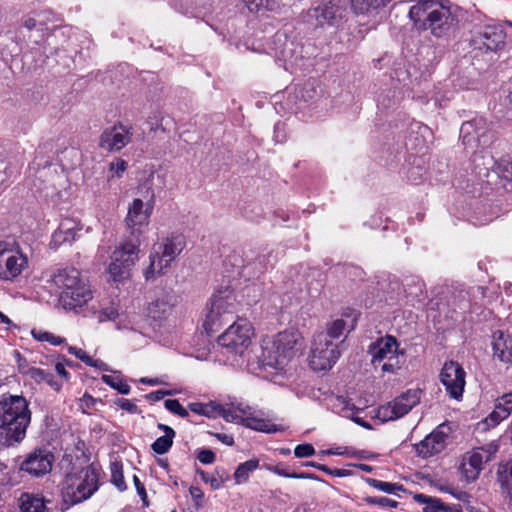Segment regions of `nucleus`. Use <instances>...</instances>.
Segmentation results:
<instances>
[{
  "label": "nucleus",
  "instance_id": "f257e3e1",
  "mask_svg": "<svg viewBox=\"0 0 512 512\" xmlns=\"http://www.w3.org/2000/svg\"><path fill=\"white\" fill-rule=\"evenodd\" d=\"M31 416L30 402L23 395H1L0 438L4 445L13 446L26 437Z\"/></svg>",
  "mask_w": 512,
  "mask_h": 512
},
{
  "label": "nucleus",
  "instance_id": "f03ea898",
  "mask_svg": "<svg viewBox=\"0 0 512 512\" xmlns=\"http://www.w3.org/2000/svg\"><path fill=\"white\" fill-rule=\"evenodd\" d=\"M301 346L302 336L296 329H288L264 338L261 352L257 356L260 368L283 370Z\"/></svg>",
  "mask_w": 512,
  "mask_h": 512
},
{
  "label": "nucleus",
  "instance_id": "7ed1b4c3",
  "mask_svg": "<svg viewBox=\"0 0 512 512\" xmlns=\"http://www.w3.org/2000/svg\"><path fill=\"white\" fill-rule=\"evenodd\" d=\"M48 282L61 290L60 303L66 310L79 312L92 300L89 285L81 279L79 270L74 267L54 269Z\"/></svg>",
  "mask_w": 512,
  "mask_h": 512
},
{
  "label": "nucleus",
  "instance_id": "20e7f679",
  "mask_svg": "<svg viewBox=\"0 0 512 512\" xmlns=\"http://www.w3.org/2000/svg\"><path fill=\"white\" fill-rule=\"evenodd\" d=\"M185 246L184 236L177 233H171L156 242L149 256L150 264L144 272L146 280L164 274Z\"/></svg>",
  "mask_w": 512,
  "mask_h": 512
},
{
  "label": "nucleus",
  "instance_id": "39448f33",
  "mask_svg": "<svg viewBox=\"0 0 512 512\" xmlns=\"http://www.w3.org/2000/svg\"><path fill=\"white\" fill-rule=\"evenodd\" d=\"M236 299L233 290L226 287L218 290L211 298L204 328L208 334L217 332L224 324L234 321Z\"/></svg>",
  "mask_w": 512,
  "mask_h": 512
},
{
  "label": "nucleus",
  "instance_id": "423d86ee",
  "mask_svg": "<svg viewBox=\"0 0 512 512\" xmlns=\"http://www.w3.org/2000/svg\"><path fill=\"white\" fill-rule=\"evenodd\" d=\"M99 474L92 465L86 467L77 475L66 476L62 488V496L66 503L71 505L90 498L98 489Z\"/></svg>",
  "mask_w": 512,
  "mask_h": 512
},
{
  "label": "nucleus",
  "instance_id": "0eeeda50",
  "mask_svg": "<svg viewBox=\"0 0 512 512\" xmlns=\"http://www.w3.org/2000/svg\"><path fill=\"white\" fill-rule=\"evenodd\" d=\"M141 240L128 238L122 245L114 250L108 273L114 281H121L130 275L131 268L139 257Z\"/></svg>",
  "mask_w": 512,
  "mask_h": 512
},
{
  "label": "nucleus",
  "instance_id": "6e6552de",
  "mask_svg": "<svg viewBox=\"0 0 512 512\" xmlns=\"http://www.w3.org/2000/svg\"><path fill=\"white\" fill-rule=\"evenodd\" d=\"M348 14L347 0H328L307 11V21L315 26L338 27Z\"/></svg>",
  "mask_w": 512,
  "mask_h": 512
},
{
  "label": "nucleus",
  "instance_id": "1a4fd4ad",
  "mask_svg": "<svg viewBox=\"0 0 512 512\" xmlns=\"http://www.w3.org/2000/svg\"><path fill=\"white\" fill-rule=\"evenodd\" d=\"M28 266L27 256L15 240L0 241V279L12 281Z\"/></svg>",
  "mask_w": 512,
  "mask_h": 512
},
{
  "label": "nucleus",
  "instance_id": "9d476101",
  "mask_svg": "<svg viewBox=\"0 0 512 512\" xmlns=\"http://www.w3.org/2000/svg\"><path fill=\"white\" fill-rule=\"evenodd\" d=\"M340 356L337 345L324 332L317 333L312 342L310 366L315 371L331 369Z\"/></svg>",
  "mask_w": 512,
  "mask_h": 512
},
{
  "label": "nucleus",
  "instance_id": "9b49d317",
  "mask_svg": "<svg viewBox=\"0 0 512 512\" xmlns=\"http://www.w3.org/2000/svg\"><path fill=\"white\" fill-rule=\"evenodd\" d=\"M252 330L249 321L238 319L219 336L218 343L229 352L242 355L251 343Z\"/></svg>",
  "mask_w": 512,
  "mask_h": 512
},
{
  "label": "nucleus",
  "instance_id": "f8f14e48",
  "mask_svg": "<svg viewBox=\"0 0 512 512\" xmlns=\"http://www.w3.org/2000/svg\"><path fill=\"white\" fill-rule=\"evenodd\" d=\"M460 136L467 148H487L494 139V133L483 117H476L461 125Z\"/></svg>",
  "mask_w": 512,
  "mask_h": 512
},
{
  "label": "nucleus",
  "instance_id": "ddd939ff",
  "mask_svg": "<svg viewBox=\"0 0 512 512\" xmlns=\"http://www.w3.org/2000/svg\"><path fill=\"white\" fill-rule=\"evenodd\" d=\"M154 207V192H150L149 199L146 203L136 198L128 207V213L125 218L127 228L130 230L131 239L141 240L142 227L149 223L150 216Z\"/></svg>",
  "mask_w": 512,
  "mask_h": 512
},
{
  "label": "nucleus",
  "instance_id": "4468645a",
  "mask_svg": "<svg viewBox=\"0 0 512 512\" xmlns=\"http://www.w3.org/2000/svg\"><path fill=\"white\" fill-rule=\"evenodd\" d=\"M421 391L410 389L396 397L392 402L378 409V418L382 421H393L405 416L413 407L419 404Z\"/></svg>",
  "mask_w": 512,
  "mask_h": 512
},
{
  "label": "nucleus",
  "instance_id": "2eb2a0df",
  "mask_svg": "<svg viewBox=\"0 0 512 512\" xmlns=\"http://www.w3.org/2000/svg\"><path fill=\"white\" fill-rule=\"evenodd\" d=\"M465 378L466 372L455 361L445 362L439 374L440 382L445 387L447 394L455 400L462 398L466 384Z\"/></svg>",
  "mask_w": 512,
  "mask_h": 512
},
{
  "label": "nucleus",
  "instance_id": "dca6fc26",
  "mask_svg": "<svg viewBox=\"0 0 512 512\" xmlns=\"http://www.w3.org/2000/svg\"><path fill=\"white\" fill-rule=\"evenodd\" d=\"M497 448V445L489 444L486 447L475 448L464 456L461 467L468 481L478 477L484 464L496 453Z\"/></svg>",
  "mask_w": 512,
  "mask_h": 512
},
{
  "label": "nucleus",
  "instance_id": "f3484780",
  "mask_svg": "<svg viewBox=\"0 0 512 512\" xmlns=\"http://www.w3.org/2000/svg\"><path fill=\"white\" fill-rule=\"evenodd\" d=\"M132 135L131 126L117 122L102 132L99 145L108 152H117L130 143Z\"/></svg>",
  "mask_w": 512,
  "mask_h": 512
},
{
  "label": "nucleus",
  "instance_id": "a211bd4d",
  "mask_svg": "<svg viewBox=\"0 0 512 512\" xmlns=\"http://www.w3.org/2000/svg\"><path fill=\"white\" fill-rule=\"evenodd\" d=\"M53 461L54 456L50 451L39 448L27 456L20 469L33 476H40L51 471Z\"/></svg>",
  "mask_w": 512,
  "mask_h": 512
},
{
  "label": "nucleus",
  "instance_id": "6ab92c4d",
  "mask_svg": "<svg viewBox=\"0 0 512 512\" xmlns=\"http://www.w3.org/2000/svg\"><path fill=\"white\" fill-rule=\"evenodd\" d=\"M398 343L395 337L387 335L371 343L368 353L371 356L372 364L382 361H393L397 359Z\"/></svg>",
  "mask_w": 512,
  "mask_h": 512
},
{
  "label": "nucleus",
  "instance_id": "aec40b11",
  "mask_svg": "<svg viewBox=\"0 0 512 512\" xmlns=\"http://www.w3.org/2000/svg\"><path fill=\"white\" fill-rule=\"evenodd\" d=\"M176 304L177 296H175L172 292L161 291L148 304V316L154 320H164L172 314Z\"/></svg>",
  "mask_w": 512,
  "mask_h": 512
},
{
  "label": "nucleus",
  "instance_id": "412c9836",
  "mask_svg": "<svg viewBox=\"0 0 512 512\" xmlns=\"http://www.w3.org/2000/svg\"><path fill=\"white\" fill-rule=\"evenodd\" d=\"M454 17L450 8L442 4L421 30H429L436 37L445 35L451 28Z\"/></svg>",
  "mask_w": 512,
  "mask_h": 512
},
{
  "label": "nucleus",
  "instance_id": "4be33fe9",
  "mask_svg": "<svg viewBox=\"0 0 512 512\" xmlns=\"http://www.w3.org/2000/svg\"><path fill=\"white\" fill-rule=\"evenodd\" d=\"M442 4L440 0H416L409 10V17L415 27L421 30Z\"/></svg>",
  "mask_w": 512,
  "mask_h": 512
},
{
  "label": "nucleus",
  "instance_id": "5701e85b",
  "mask_svg": "<svg viewBox=\"0 0 512 512\" xmlns=\"http://www.w3.org/2000/svg\"><path fill=\"white\" fill-rule=\"evenodd\" d=\"M446 438L443 431L436 429L415 445L416 452L424 458L438 454L446 447Z\"/></svg>",
  "mask_w": 512,
  "mask_h": 512
},
{
  "label": "nucleus",
  "instance_id": "b1692460",
  "mask_svg": "<svg viewBox=\"0 0 512 512\" xmlns=\"http://www.w3.org/2000/svg\"><path fill=\"white\" fill-rule=\"evenodd\" d=\"M492 347L494 357L501 362L512 363V338L509 334L498 330L493 334Z\"/></svg>",
  "mask_w": 512,
  "mask_h": 512
},
{
  "label": "nucleus",
  "instance_id": "393cba45",
  "mask_svg": "<svg viewBox=\"0 0 512 512\" xmlns=\"http://www.w3.org/2000/svg\"><path fill=\"white\" fill-rule=\"evenodd\" d=\"M512 412V391L497 399L494 410L487 416L485 422L488 426H496L508 418Z\"/></svg>",
  "mask_w": 512,
  "mask_h": 512
},
{
  "label": "nucleus",
  "instance_id": "a878e982",
  "mask_svg": "<svg viewBox=\"0 0 512 512\" xmlns=\"http://www.w3.org/2000/svg\"><path fill=\"white\" fill-rule=\"evenodd\" d=\"M477 43L480 49L497 51L504 45L505 35L502 30L495 27H485L479 34Z\"/></svg>",
  "mask_w": 512,
  "mask_h": 512
},
{
  "label": "nucleus",
  "instance_id": "bb28decb",
  "mask_svg": "<svg viewBox=\"0 0 512 512\" xmlns=\"http://www.w3.org/2000/svg\"><path fill=\"white\" fill-rule=\"evenodd\" d=\"M497 482L505 500L512 505V459L500 464L497 469Z\"/></svg>",
  "mask_w": 512,
  "mask_h": 512
},
{
  "label": "nucleus",
  "instance_id": "cd10ccee",
  "mask_svg": "<svg viewBox=\"0 0 512 512\" xmlns=\"http://www.w3.org/2000/svg\"><path fill=\"white\" fill-rule=\"evenodd\" d=\"M413 499L418 504L424 506L423 512H454L451 507L445 505L440 499L426 494H415Z\"/></svg>",
  "mask_w": 512,
  "mask_h": 512
},
{
  "label": "nucleus",
  "instance_id": "c85d7f7f",
  "mask_svg": "<svg viewBox=\"0 0 512 512\" xmlns=\"http://www.w3.org/2000/svg\"><path fill=\"white\" fill-rule=\"evenodd\" d=\"M69 220L63 221L59 228L53 233L51 239V245L58 247L63 243H71L75 239L76 230L75 227L70 226Z\"/></svg>",
  "mask_w": 512,
  "mask_h": 512
},
{
  "label": "nucleus",
  "instance_id": "c756f323",
  "mask_svg": "<svg viewBox=\"0 0 512 512\" xmlns=\"http://www.w3.org/2000/svg\"><path fill=\"white\" fill-rule=\"evenodd\" d=\"M268 255H259L253 262L244 265L242 273L249 278H258L268 268Z\"/></svg>",
  "mask_w": 512,
  "mask_h": 512
},
{
  "label": "nucleus",
  "instance_id": "7c9ffc66",
  "mask_svg": "<svg viewBox=\"0 0 512 512\" xmlns=\"http://www.w3.org/2000/svg\"><path fill=\"white\" fill-rule=\"evenodd\" d=\"M242 425L247 428L266 433H274L279 430L275 424L264 419L252 416V414L244 416V418L242 419Z\"/></svg>",
  "mask_w": 512,
  "mask_h": 512
},
{
  "label": "nucleus",
  "instance_id": "2f4dec72",
  "mask_svg": "<svg viewBox=\"0 0 512 512\" xmlns=\"http://www.w3.org/2000/svg\"><path fill=\"white\" fill-rule=\"evenodd\" d=\"M21 512H43L45 503L42 497L33 494H23L20 498Z\"/></svg>",
  "mask_w": 512,
  "mask_h": 512
},
{
  "label": "nucleus",
  "instance_id": "473e14b6",
  "mask_svg": "<svg viewBox=\"0 0 512 512\" xmlns=\"http://www.w3.org/2000/svg\"><path fill=\"white\" fill-rule=\"evenodd\" d=\"M259 466V460L258 459H250L242 464H240L235 473H234V479L237 484L244 483L248 480L249 475L251 472H253L255 469H257Z\"/></svg>",
  "mask_w": 512,
  "mask_h": 512
},
{
  "label": "nucleus",
  "instance_id": "72a5a7b5",
  "mask_svg": "<svg viewBox=\"0 0 512 512\" xmlns=\"http://www.w3.org/2000/svg\"><path fill=\"white\" fill-rule=\"evenodd\" d=\"M189 409L196 414L203 415L208 418H216V417H218L219 404H217L215 402H209V403L195 402V403L189 404Z\"/></svg>",
  "mask_w": 512,
  "mask_h": 512
},
{
  "label": "nucleus",
  "instance_id": "f704fd0d",
  "mask_svg": "<svg viewBox=\"0 0 512 512\" xmlns=\"http://www.w3.org/2000/svg\"><path fill=\"white\" fill-rule=\"evenodd\" d=\"M248 10L252 13L272 11L277 8V0H242Z\"/></svg>",
  "mask_w": 512,
  "mask_h": 512
},
{
  "label": "nucleus",
  "instance_id": "c9c22d12",
  "mask_svg": "<svg viewBox=\"0 0 512 512\" xmlns=\"http://www.w3.org/2000/svg\"><path fill=\"white\" fill-rule=\"evenodd\" d=\"M366 482L369 486L387 494H396L403 491V486L398 483L385 482L374 478H367Z\"/></svg>",
  "mask_w": 512,
  "mask_h": 512
},
{
  "label": "nucleus",
  "instance_id": "e433bc0d",
  "mask_svg": "<svg viewBox=\"0 0 512 512\" xmlns=\"http://www.w3.org/2000/svg\"><path fill=\"white\" fill-rule=\"evenodd\" d=\"M101 380L112 387L113 389L117 390L119 393L123 395H128L130 393V386L122 381L119 377L111 376V375H103L101 377Z\"/></svg>",
  "mask_w": 512,
  "mask_h": 512
},
{
  "label": "nucleus",
  "instance_id": "4c0bfd02",
  "mask_svg": "<svg viewBox=\"0 0 512 512\" xmlns=\"http://www.w3.org/2000/svg\"><path fill=\"white\" fill-rule=\"evenodd\" d=\"M175 438V436H170V435H163L161 437H158L151 445V448L152 450L157 453V454H165L167 453L172 444H173V439Z\"/></svg>",
  "mask_w": 512,
  "mask_h": 512
},
{
  "label": "nucleus",
  "instance_id": "58836bf2",
  "mask_svg": "<svg viewBox=\"0 0 512 512\" xmlns=\"http://www.w3.org/2000/svg\"><path fill=\"white\" fill-rule=\"evenodd\" d=\"M333 406L339 414L347 418L351 417L357 410L349 400L343 397H337Z\"/></svg>",
  "mask_w": 512,
  "mask_h": 512
},
{
  "label": "nucleus",
  "instance_id": "ea45409f",
  "mask_svg": "<svg viewBox=\"0 0 512 512\" xmlns=\"http://www.w3.org/2000/svg\"><path fill=\"white\" fill-rule=\"evenodd\" d=\"M218 410V416L222 417L226 421L242 424V419L244 418V416L238 413V411L235 409V406L226 408L219 405Z\"/></svg>",
  "mask_w": 512,
  "mask_h": 512
},
{
  "label": "nucleus",
  "instance_id": "a19ab883",
  "mask_svg": "<svg viewBox=\"0 0 512 512\" xmlns=\"http://www.w3.org/2000/svg\"><path fill=\"white\" fill-rule=\"evenodd\" d=\"M496 173L499 177L512 181V160L508 158H502L496 163Z\"/></svg>",
  "mask_w": 512,
  "mask_h": 512
},
{
  "label": "nucleus",
  "instance_id": "79ce46f5",
  "mask_svg": "<svg viewBox=\"0 0 512 512\" xmlns=\"http://www.w3.org/2000/svg\"><path fill=\"white\" fill-rule=\"evenodd\" d=\"M345 326H346V323L344 320L337 319V320L331 322L328 325L327 330L323 331V332L328 335V339H330V340L337 339L343 334V331L345 330Z\"/></svg>",
  "mask_w": 512,
  "mask_h": 512
},
{
  "label": "nucleus",
  "instance_id": "37998d69",
  "mask_svg": "<svg viewBox=\"0 0 512 512\" xmlns=\"http://www.w3.org/2000/svg\"><path fill=\"white\" fill-rule=\"evenodd\" d=\"M111 477L113 484L120 490L123 491L126 489V484L124 481V476L122 472V466L119 463L111 464Z\"/></svg>",
  "mask_w": 512,
  "mask_h": 512
},
{
  "label": "nucleus",
  "instance_id": "c03bdc74",
  "mask_svg": "<svg viewBox=\"0 0 512 512\" xmlns=\"http://www.w3.org/2000/svg\"><path fill=\"white\" fill-rule=\"evenodd\" d=\"M165 408L170 412L182 417H188V411L180 404L177 399H168L164 402Z\"/></svg>",
  "mask_w": 512,
  "mask_h": 512
},
{
  "label": "nucleus",
  "instance_id": "a18cd8bd",
  "mask_svg": "<svg viewBox=\"0 0 512 512\" xmlns=\"http://www.w3.org/2000/svg\"><path fill=\"white\" fill-rule=\"evenodd\" d=\"M198 474L201 477L202 481L210 484V486L213 490L220 489L224 483L223 478L216 477V476H210L209 474L205 473L202 470L198 471Z\"/></svg>",
  "mask_w": 512,
  "mask_h": 512
},
{
  "label": "nucleus",
  "instance_id": "49530a36",
  "mask_svg": "<svg viewBox=\"0 0 512 512\" xmlns=\"http://www.w3.org/2000/svg\"><path fill=\"white\" fill-rule=\"evenodd\" d=\"M32 335L38 341H47L53 345H59L64 341V339L54 336L53 334L48 332H36L33 330Z\"/></svg>",
  "mask_w": 512,
  "mask_h": 512
},
{
  "label": "nucleus",
  "instance_id": "de8ad7c7",
  "mask_svg": "<svg viewBox=\"0 0 512 512\" xmlns=\"http://www.w3.org/2000/svg\"><path fill=\"white\" fill-rule=\"evenodd\" d=\"M127 166V162L123 159H116L115 161L111 162L109 164L111 177H120L126 171Z\"/></svg>",
  "mask_w": 512,
  "mask_h": 512
},
{
  "label": "nucleus",
  "instance_id": "09e8293b",
  "mask_svg": "<svg viewBox=\"0 0 512 512\" xmlns=\"http://www.w3.org/2000/svg\"><path fill=\"white\" fill-rule=\"evenodd\" d=\"M115 405H117L119 408L127 411L130 414H137L139 413L138 406L131 400L125 399V398H118L114 401Z\"/></svg>",
  "mask_w": 512,
  "mask_h": 512
},
{
  "label": "nucleus",
  "instance_id": "8fccbe9b",
  "mask_svg": "<svg viewBox=\"0 0 512 512\" xmlns=\"http://www.w3.org/2000/svg\"><path fill=\"white\" fill-rule=\"evenodd\" d=\"M368 502L378 505L380 507H389V508H396L398 505L397 501L392 500L388 497H384V496L370 497L368 499Z\"/></svg>",
  "mask_w": 512,
  "mask_h": 512
},
{
  "label": "nucleus",
  "instance_id": "3c124183",
  "mask_svg": "<svg viewBox=\"0 0 512 512\" xmlns=\"http://www.w3.org/2000/svg\"><path fill=\"white\" fill-rule=\"evenodd\" d=\"M30 379L34 380L37 383L44 382V380H48V371H45L40 368L32 367L27 371V375Z\"/></svg>",
  "mask_w": 512,
  "mask_h": 512
},
{
  "label": "nucleus",
  "instance_id": "603ef678",
  "mask_svg": "<svg viewBox=\"0 0 512 512\" xmlns=\"http://www.w3.org/2000/svg\"><path fill=\"white\" fill-rule=\"evenodd\" d=\"M22 24L27 30L31 31L33 29L43 30L44 22L38 20L34 16H25L22 20Z\"/></svg>",
  "mask_w": 512,
  "mask_h": 512
},
{
  "label": "nucleus",
  "instance_id": "864d4df0",
  "mask_svg": "<svg viewBox=\"0 0 512 512\" xmlns=\"http://www.w3.org/2000/svg\"><path fill=\"white\" fill-rule=\"evenodd\" d=\"M119 313L114 307L104 308L99 312L98 321H114L118 318Z\"/></svg>",
  "mask_w": 512,
  "mask_h": 512
},
{
  "label": "nucleus",
  "instance_id": "5fc2aeb1",
  "mask_svg": "<svg viewBox=\"0 0 512 512\" xmlns=\"http://www.w3.org/2000/svg\"><path fill=\"white\" fill-rule=\"evenodd\" d=\"M294 454L298 458L310 457L315 454V449L311 444H300L295 447Z\"/></svg>",
  "mask_w": 512,
  "mask_h": 512
},
{
  "label": "nucleus",
  "instance_id": "6e6d98bb",
  "mask_svg": "<svg viewBox=\"0 0 512 512\" xmlns=\"http://www.w3.org/2000/svg\"><path fill=\"white\" fill-rule=\"evenodd\" d=\"M14 356L17 362V368L19 373L26 376L27 371L30 370L32 366H29L27 360L21 356L20 352L14 351Z\"/></svg>",
  "mask_w": 512,
  "mask_h": 512
},
{
  "label": "nucleus",
  "instance_id": "4d7b16f0",
  "mask_svg": "<svg viewBox=\"0 0 512 512\" xmlns=\"http://www.w3.org/2000/svg\"><path fill=\"white\" fill-rule=\"evenodd\" d=\"M197 459L203 464H211L215 461V454L209 449H202L199 451Z\"/></svg>",
  "mask_w": 512,
  "mask_h": 512
},
{
  "label": "nucleus",
  "instance_id": "13d9d810",
  "mask_svg": "<svg viewBox=\"0 0 512 512\" xmlns=\"http://www.w3.org/2000/svg\"><path fill=\"white\" fill-rule=\"evenodd\" d=\"M392 0H362L366 9H379L387 6Z\"/></svg>",
  "mask_w": 512,
  "mask_h": 512
},
{
  "label": "nucleus",
  "instance_id": "bf43d9fd",
  "mask_svg": "<svg viewBox=\"0 0 512 512\" xmlns=\"http://www.w3.org/2000/svg\"><path fill=\"white\" fill-rule=\"evenodd\" d=\"M321 470L335 477H346L350 475V471L345 469H330L327 466L321 467Z\"/></svg>",
  "mask_w": 512,
  "mask_h": 512
},
{
  "label": "nucleus",
  "instance_id": "052dcab7",
  "mask_svg": "<svg viewBox=\"0 0 512 512\" xmlns=\"http://www.w3.org/2000/svg\"><path fill=\"white\" fill-rule=\"evenodd\" d=\"M189 492H190L191 497L195 501L196 505H199L204 496L202 490L198 487L192 486V487H190Z\"/></svg>",
  "mask_w": 512,
  "mask_h": 512
},
{
  "label": "nucleus",
  "instance_id": "680f3d73",
  "mask_svg": "<svg viewBox=\"0 0 512 512\" xmlns=\"http://www.w3.org/2000/svg\"><path fill=\"white\" fill-rule=\"evenodd\" d=\"M399 368L398 358L393 361H387L382 365V371L388 373H394Z\"/></svg>",
  "mask_w": 512,
  "mask_h": 512
},
{
  "label": "nucleus",
  "instance_id": "e2e57ef3",
  "mask_svg": "<svg viewBox=\"0 0 512 512\" xmlns=\"http://www.w3.org/2000/svg\"><path fill=\"white\" fill-rule=\"evenodd\" d=\"M215 437L225 445L232 446L234 444V438L232 435L225 433H216Z\"/></svg>",
  "mask_w": 512,
  "mask_h": 512
},
{
  "label": "nucleus",
  "instance_id": "0e129e2a",
  "mask_svg": "<svg viewBox=\"0 0 512 512\" xmlns=\"http://www.w3.org/2000/svg\"><path fill=\"white\" fill-rule=\"evenodd\" d=\"M171 392L170 391H163V390H158V391H154V392H151L147 398L152 400V401H159L161 400L165 395H170Z\"/></svg>",
  "mask_w": 512,
  "mask_h": 512
},
{
  "label": "nucleus",
  "instance_id": "69168bd1",
  "mask_svg": "<svg viewBox=\"0 0 512 512\" xmlns=\"http://www.w3.org/2000/svg\"><path fill=\"white\" fill-rule=\"evenodd\" d=\"M48 380H44L47 384H49L55 391H59L61 389V384L54 380V376L52 373L48 372Z\"/></svg>",
  "mask_w": 512,
  "mask_h": 512
},
{
  "label": "nucleus",
  "instance_id": "338daca9",
  "mask_svg": "<svg viewBox=\"0 0 512 512\" xmlns=\"http://www.w3.org/2000/svg\"><path fill=\"white\" fill-rule=\"evenodd\" d=\"M55 370L56 372L63 378L67 379L68 376H69V373L67 372L66 368H65V365L61 362H58L56 365H55Z\"/></svg>",
  "mask_w": 512,
  "mask_h": 512
},
{
  "label": "nucleus",
  "instance_id": "774afa93",
  "mask_svg": "<svg viewBox=\"0 0 512 512\" xmlns=\"http://www.w3.org/2000/svg\"><path fill=\"white\" fill-rule=\"evenodd\" d=\"M158 429L162 430L164 432V435H170V436H175L176 433L175 431L168 425H165V424H162V423H159L157 425Z\"/></svg>",
  "mask_w": 512,
  "mask_h": 512
}]
</instances>
